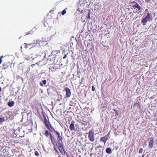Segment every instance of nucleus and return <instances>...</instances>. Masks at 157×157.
Masks as SVG:
<instances>
[{
  "mask_svg": "<svg viewBox=\"0 0 157 157\" xmlns=\"http://www.w3.org/2000/svg\"><path fill=\"white\" fill-rule=\"evenodd\" d=\"M130 3L131 5V6L132 8L136 10V11L133 12L134 13H137L138 10H139L141 9L140 6L137 2L133 1L131 2Z\"/></svg>",
  "mask_w": 157,
  "mask_h": 157,
  "instance_id": "nucleus-1",
  "label": "nucleus"
},
{
  "mask_svg": "<svg viewBox=\"0 0 157 157\" xmlns=\"http://www.w3.org/2000/svg\"><path fill=\"white\" fill-rule=\"evenodd\" d=\"M88 137L89 140L91 142H94L95 140L94 135V131L92 130H90L89 132V135Z\"/></svg>",
  "mask_w": 157,
  "mask_h": 157,
  "instance_id": "nucleus-2",
  "label": "nucleus"
},
{
  "mask_svg": "<svg viewBox=\"0 0 157 157\" xmlns=\"http://www.w3.org/2000/svg\"><path fill=\"white\" fill-rule=\"evenodd\" d=\"M55 133L56 135L57 136V138L58 139V140L62 142L63 140L62 132L60 134L59 132L56 131Z\"/></svg>",
  "mask_w": 157,
  "mask_h": 157,
  "instance_id": "nucleus-3",
  "label": "nucleus"
},
{
  "mask_svg": "<svg viewBox=\"0 0 157 157\" xmlns=\"http://www.w3.org/2000/svg\"><path fill=\"white\" fill-rule=\"evenodd\" d=\"M65 90L66 92V97L67 98L69 97L71 95V92L70 89L67 87H66V88H65Z\"/></svg>",
  "mask_w": 157,
  "mask_h": 157,
  "instance_id": "nucleus-4",
  "label": "nucleus"
},
{
  "mask_svg": "<svg viewBox=\"0 0 157 157\" xmlns=\"http://www.w3.org/2000/svg\"><path fill=\"white\" fill-rule=\"evenodd\" d=\"M154 140L152 138H151L150 139L149 142L148 147L149 148H152L154 144Z\"/></svg>",
  "mask_w": 157,
  "mask_h": 157,
  "instance_id": "nucleus-5",
  "label": "nucleus"
},
{
  "mask_svg": "<svg viewBox=\"0 0 157 157\" xmlns=\"http://www.w3.org/2000/svg\"><path fill=\"white\" fill-rule=\"evenodd\" d=\"M84 4H82V6L80 5L78 8L77 10L81 13H82L83 12Z\"/></svg>",
  "mask_w": 157,
  "mask_h": 157,
  "instance_id": "nucleus-6",
  "label": "nucleus"
},
{
  "mask_svg": "<svg viewBox=\"0 0 157 157\" xmlns=\"http://www.w3.org/2000/svg\"><path fill=\"white\" fill-rule=\"evenodd\" d=\"M44 123L46 127L50 124L49 121L47 120L45 117H44Z\"/></svg>",
  "mask_w": 157,
  "mask_h": 157,
  "instance_id": "nucleus-7",
  "label": "nucleus"
},
{
  "mask_svg": "<svg viewBox=\"0 0 157 157\" xmlns=\"http://www.w3.org/2000/svg\"><path fill=\"white\" fill-rule=\"evenodd\" d=\"M46 127L52 132H56V131L55 130L54 128L52 126L51 124Z\"/></svg>",
  "mask_w": 157,
  "mask_h": 157,
  "instance_id": "nucleus-8",
  "label": "nucleus"
},
{
  "mask_svg": "<svg viewBox=\"0 0 157 157\" xmlns=\"http://www.w3.org/2000/svg\"><path fill=\"white\" fill-rule=\"evenodd\" d=\"M50 135V138L51 139V141L52 142V144H54V143L55 142V139L54 137H53L52 134L51 133H49Z\"/></svg>",
  "mask_w": 157,
  "mask_h": 157,
  "instance_id": "nucleus-9",
  "label": "nucleus"
},
{
  "mask_svg": "<svg viewBox=\"0 0 157 157\" xmlns=\"http://www.w3.org/2000/svg\"><path fill=\"white\" fill-rule=\"evenodd\" d=\"M148 21H150L147 19L146 17H145L142 20V23L143 25H145L146 24L147 22Z\"/></svg>",
  "mask_w": 157,
  "mask_h": 157,
  "instance_id": "nucleus-10",
  "label": "nucleus"
},
{
  "mask_svg": "<svg viewBox=\"0 0 157 157\" xmlns=\"http://www.w3.org/2000/svg\"><path fill=\"white\" fill-rule=\"evenodd\" d=\"M74 121H72L71 122V123L70 124V129L71 130H74L75 128H74Z\"/></svg>",
  "mask_w": 157,
  "mask_h": 157,
  "instance_id": "nucleus-11",
  "label": "nucleus"
},
{
  "mask_svg": "<svg viewBox=\"0 0 157 157\" xmlns=\"http://www.w3.org/2000/svg\"><path fill=\"white\" fill-rule=\"evenodd\" d=\"M108 137V136H105L104 137H102L101 138L100 141L104 142L105 143L107 140Z\"/></svg>",
  "mask_w": 157,
  "mask_h": 157,
  "instance_id": "nucleus-12",
  "label": "nucleus"
},
{
  "mask_svg": "<svg viewBox=\"0 0 157 157\" xmlns=\"http://www.w3.org/2000/svg\"><path fill=\"white\" fill-rule=\"evenodd\" d=\"M151 13H150L149 12H148L145 17L148 20H149V21H150V19L151 18Z\"/></svg>",
  "mask_w": 157,
  "mask_h": 157,
  "instance_id": "nucleus-13",
  "label": "nucleus"
},
{
  "mask_svg": "<svg viewBox=\"0 0 157 157\" xmlns=\"http://www.w3.org/2000/svg\"><path fill=\"white\" fill-rule=\"evenodd\" d=\"M57 146L59 149V148H62L63 147L62 144L58 140V144H57Z\"/></svg>",
  "mask_w": 157,
  "mask_h": 157,
  "instance_id": "nucleus-14",
  "label": "nucleus"
},
{
  "mask_svg": "<svg viewBox=\"0 0 157 157\" xmlns=\"http://www.w3.org/2000/svg\"><path fill=\"white\" fill-rule=\"evenodd\" d=\"M46 81L45 80H43L42 81V82H40V85L41 86H45V85L46 84Z\"/></svg>",
  "mask_w": 157,
  "mask_h": 157,
  "instance_id": "nucleus-15",
  "label": "nucleus"
},
{
  "mask_svg": "<svg viewBox=\"0 0 157 157\" xmlns=\"http://www.w3.org/2000/svg\"><path fill=\"white\" fill-rule=\"evenodd\" d=\"M14 104V102L13 101L9 102L8 103V105L10 107H12Z\"/></svg>",
  "mask_w": 157,
  "mask_h": 157,
  "instance_id": "nucleus-16",
  "label": "nucleus"
},
{
  "mask_svg": "<svg viewBox=\"0 0 157 157\" xmlns=\"http://www.w3.org/2000/svg\"><path fill=\"white\" fill-rule=\"evenodd\" d=\"M40 41H39V40H35L34 41V42L32 44H32V46H34L33 45L34 44H40Z\"/></svg>",
  "mask_w": 157,
  "mask_h": 157,
  "instance_id": "nucleus-17",
  "label": "nucleus"
},
{
  "mask_svg": "<svg viewBox=\"0 0 157 157\" xmlns=\"http://www.w3.org/2000/svg\"><path fill=\"white\" fill-rule=\"evenodd\" d=\"M105 151L106 152L109 154H110L111 152V149L109 147L107 148Z\"/></svg>",
  "mask_w": 157,
  "mask_h": 157,
  "instance_id": "nucleus-18",
  "label": "nucleus"
},
{
  "mask_svg": "<svg viewBox=\"0 0 157 157\" xmlns=\"http://www.w3.org/2000/svg\"><path fill=\"white\" fill-rule=\"evenodd\" d=\"M59 150L60 152V153L62 154H63L64 153V149L63 147L62 148H59Z\"/></svg>",
  "mask_w": 157,
  "mask_h": 157,
  "instance_id": "nucleus-19",
  "label": "nucleus"
},
{
  "mask_svg": "<svg viewBox=\"0 0 157 157\" xmlns=\"http://www.w3.org/2000/svg\"><path fill=\"white\" fill-rule=\"evenodd\" d=\"M33 44H27L26 43H25L24 44L25 45V48H28V47H29L30 45H32Z\"/></svg>",
  "mask_w": 157,
  "mask_h": 157,
  "instance_id": "nucleus-20",
  "label": "nucleus"
},
{
  "mask_svg": "<svg viewBox=\"0 0 157 157\" xmlns=\"http://www.w3.org/2000/svg\"><path fill=\"white\" fill-rule=\"evenodd\" d=\"M5 121V119L4 117L0 118V124H2V123Z\"/></svg>",
  "mask_w": 157,
  "mask_h": 157,
  "instance_id": "nucleus-21",
  "label": "nucleus"
},
{
  "mask_svg": "<svg viewBox=\"0 0 157 157\" xmlns=\"http://www.w3.org/2000/svg\"><path fill=\"white\" fill-rule=\"evenodd\" d=\"M44 134L47 137H48V136L49 134L48 131L47 130H46Z\"/></svg>",
  "mask_w": 157,
  "mask_h": 157,
  "instance_id": "nucleus-22",
  "label": "nucleus"
},
{
  "mask_svg": "<svg viewBox=\"0 0 157 157\" xmlns=\"http://www.w3.org/2000/svg\"><path fill=\"white\" fill-rule=\"evenodd\" d=\"M82 124L84 125H87L88 124L87 122L86 121H82Z\"/></svg>",
  "mask_w": 157,
  "mask_h": 157,
  "instance_id": "nucleus-23",
  "label": "nucleus"
},
{
  "mask_svg": "<svg viewBox=\"0 0 157 157\" xmlns=\"http://www.w3.org/2000/svg\"><path fill=\"white\" fill-rule=\"evenodd\" d=\"M24 58L27 60H29L30 59V58L29 56H26L25 57H24Z\"/></svg>",
  "mask_w": 157,
  "mask_h": 157,
  "instance_id": "nucleus-24",
  "label": "nucleus"
},
{
  "mask_svg": "<svg viewBox=\"0 0 157 157\" xmlns=\"http://www.w3.org/2000/svg\"><path fill=\"white\" fill-rule=\"evenodd\" d=\"M33 29L32 30H31L30 31H29L28 33H26V35H28L29 34H30L31 33H32L33 32V31H32Z\"/></svg>",
  "mask_w": 157,
  "mask_h": 157,
  "instance_id": "nucleus-25",
  "label": "nucleus"
},
{
  "mask_svg": "<svg viewBox=\"0 0 157 157\" xmlns=\"http://www.w3.org/2000/svg\"><path fill=\"white\" fill-rule=\"evenodd\" d=\"M143 151V149L142 148H140L139 151V153H141Z\"/></svg>",
  "mask_w": 157,
  "mask_h": 157,
  "instance_id": "nucleus-26",
  "label": "nucleus"
},
{
  "mask_svg": "<svg viewBox=\"0 0 157 157\" xmlns=\"http://www.w3.org/2000/svg\"><path fill=\"white\" fill-rule=\"evenodd\" d=\"M66 13V11L65 10H64L63 11L61 14L63 15H64Z\"/></svg>",
  "mask_w": 157,
  "mask_h": 157,
  "instance_id": "nucleus-27",
  "label": "nucleus"
},
{
  "mask_svg": "<svg viewBox=\"0 0 157 157\" xmlns=\"http://www.w3.org/2000/svg\"><path fill=\"white\" fill-rule=\"evenodd\" d=\"M84 80V78H82L81 79V80L80 82V85L82 84V82Z\"/></svg>",
  "mask_w": 157,
  "mask_h": 157,
  "instance_id": "nucleus-28",
  "label": "nucleus"
},
{
  "mask_svg": "<svg viewBox=\"0 0 157 157\" xmlns=\"http://www.w3.org/2000/svg\"><path fill=\"white\" fill-rule=\"evenodd\" d=\"M84 120L86 121L87 123H88L89 122H90L91 121V119H88L87 120L86 119V118L85 119H84Z\"/></svg>",
  "mask_w": 157,
  "mask_h": 157,
  "instance_id": "nucleus-29",
  "label": "nucleus"
},
{
  "mask_svg": "<svg viewBox=\"0 0 157 157\" xmlns=\"http://www.w3.org/2000/svg\"><path fill=\"white\" fill-rule=\"evenodd\" d=\"M35 154L36 155L38 156L39 155V154L37 151H35Z\"/></svg>",
  "mask_w": 157,
  "mask_h": 157,
  "instance_id": "nucleus-30",
  "label": "nucleus"
},
{
  "mask_svg": "<svg viewBox=\"0 0 157 157\" xmlns=\"http://www.w3.org/2000/svg\"><path fill=\"white\" fill-rule=\"evenodd\" d=\"M95 90V88L93 86H92V90L93 91H94Z\"/></svg>",
  "mask_w": 157,
  "mask_h": 157,
  "instance_id": "nucleus-31",
  "label": "nucleus"
},
{
  "mask_svg": "<svg viewBox=\"0 0 157 157\" xmlns=\"http://www.w3.org/2000/svg\"><path fill=\"white\" fill-rule=\"evenodd\" d=\"M54 150L56 151L57 153H59L58 150L56 149V147H54Z\"/></svg>",
  "mask_w": 157,
  "mask_h": 157,
  "instance_id": "nucleus-32",
  "label": "nucleus"
},
{
  "mask_svg": "<svg viewBox=\"0 0 157 157\" xmlns=\"http://www.w3.org/2000/svg\"><path fill=\"white\" fill-rule=\"evenodd\" d=\"M151 0H145V2L146 3H148L150 2Z\"/></svg>",
  "mask_w": 157,
  "mask_h": 157,
  "instance_id": "nucleus-33",
  "label": "nucleus"
},
{
  "mask_svg": "<svg viewBox=\"0 0 157 157\" xmlns=\"http://www.w3.org/2000/svg\"><path fill=\"white\" fill-rule=\"evenodd\" d=\"M150 4H148L147 6V8H150Z\"/></svg>",
  "mask_w": 157,
  "mask_h": 157,
  "instance_id": "nucleus-34",
  "label": "nucleus"
},
{
  "mask_svg": "<svg viewBox=\"0 0 157 157\" xmlns=\"http://www.w3.org/2000/svg\"><path fill=\"white\" fill-rule=\"evenodd\" d=\"M148 11V9H146L144 11L145 13H146L147 12L148 13V12H149Z\"/></svg>",
  "mask_w": 157,
  "mask_h": 157,
  "instance_id": "nucleus-35",
  "label": "nucleus"
},
{
  "mask_svg": "<svg viewBox=\"0 0 157 157\" xmlns=\"http://www.w3.org/2000/svg\"><path fill=\"white\" fill-rule=\"evenodd\" d=\"M67 54H66L64 55V57H63V59H65V58L67 57Z\"/></svg>",
  "mask_w": 157,
  "mask_h": 157,
  "instance_id": "nucleus-36",
  "label": "nucleus"
},
{
  "mask_svg": "<svg viewBox=\"0 0 157 157\" xmlns=\"http://www.w3.org/2000/svg\"><path fill=\"white\" fill-rule=\"evenodd\" d=\"M137 105H139V104L138 103H136L134 105V106H136Z\"/></svg>",
  "mask_w": 157,
  "mask_h": 157,
  "instance_id": "nucleus-37",
  "label": "nucleus"
},
{
  "mask_svg": "<svg viewBox=\"0 0 157 157\" xmlns=\"http://www.w3.org/2000/svg\"><path fill=\"white\" fill-rule=\"evenodd\" d=\"M88 17H89V18H90V13L88 14Z\"/></svg>",
  "mask_w": 157,
  "mask_h": 157,
  "instance_id": "nucleus-38",
  "label": "nucleus"
},
{
  "mask_svg": "<svg viewBox=\"0 0 157 157\" xmlns=\"http://www.w3.org/2000/svg\"><path fill=\"white\" fill-rule=\"evenodd\" d=\"M2 62V60L1 59H0V64H1Z\"/></svg>",
  "mask_w": 157,
  "mask_h": 157,
  "instance_id": "nucleus-39",
  "label": "nucleus"
},
{
  "mask_svg": "<svg viewBox=\"0 0 157 157\" xmlns=\"http://www.w3.org/2000/svg\"><path fill=\"white\" fill-rule=\"evenodd\" d=\"M6 113L8 114H9V113H10V111H8Z\"/></svg>",
  "mask_w": 157,
  "mask_h": 157,
  "instance_id": "nucleus-40",
  "label": "nucleus"
},
{
  "mask_svg": "<svg viewBox=\"0 0 157 157\" xmlns=\"http://www.w3.org/2000/svg\"><path fill=\"white\" fill-rule=\"evenodd\" d=\"M2 90V88L1 87H0V92Z\"/></svg>",
  "mask_w": 157,
  "mask_h": 157,
  "instance_id": "nucleus-41",
  "label": "nucleus"
},
{
  "mask_svg": "<svg viewBox=\"0 0 157 157\" xmlns=\"http://www.w3.org/2000/svg\"><path fill=\"white\" fill-rule=\"evenodd\" d=\"M3 57V56H1V59Z\"/></svg>",
  "mask_w": 157,
  "mask_h": 157,
  "instance_id": "nucleus-42",
  "label": "nucleus"
},
{
  "mask_svg": "<svg viewBox=\"0 0 157 157\" xmlns=\"http://www.w3.org/2000/svg\"><path fill=\"white\" fill-rule=\"evenodd\" d=\"M116 112V113H117V115H118V113H117V112Z\"/></svg>",
  "mask_w": 157,
  "mask_h": 157,
  "instance_id": "nucleus-43",
  "label": "nucleus"
},
{
  "mask_svg": "<svg viewBox=\"0 0 157 157\" xmlns=\"http://www.w3.org/2000/svg\"><path fill=\"white\" fill-rule=\"evenodd\" d=\"M114 111H116V112H117V111H116V110L115 109V110H114Z\"/></svg>",
  "mask_w": 157,
  "mask_h": 157,
  "instance_id": "nucleus-44",
  "label": "nucleus"
},
{
  "mask_svg": "<svg viewBox=\"0 0 157 157\" xmlns=\"http://www.w3.org/2000/svg\"><path fill=\"white\" fill-rule=\"evenodd\" d=\"M142 157H144V155H143L142 156Z\"/></svg>",
  "mask_w": 157,
  "mask_h": 157,
  "instance_id": "nucleus-45",
  "label": "nucleus"
},
{
  "mask_svg": "<svg viewBox=\"0 0 157 157\" xmlns=\"http://www.w3.org/2000/svg\"><path fill=\"white\" fill-rule=\"evenodd\" d=\"M88 45H89V44H87V46H88Z\"/></svg>",
  "mask_w": 157,
  "mask_h": 157,
  "instance_id": "nucleus-46",
  "label": "nucleus"
},
{
  "mask_svg": "<svg viewBox=\"0 0 157 157\" xmlns=\"http://www.w3.org/2000/svg\"><path fill=\"white\" fill-rule=\"evenodd\" d=\"M88 45H89V44H87V46H88Z\"/></svg>",
  "mask_w": 157,
  "mask_h": 157,
  "instance_id": "nucleus-47",
  "label": "nucleus"
},
{
  "mask_svg": "<svg viewBox=\"0 0 157 157\" xmlns=\"http://www.w3.org/2000/svg\"><path fill=\"white\" fill-rule=\"evenodd\" d=\"M21 48H22V47H21Z\"/></svg>",
  "mask_w": 157,
  "mask_h": 157,
  "instance_id": "nucleus-48",
  "label": "nucleus"
},
{
  "mask_svg": "<svg viewBox=\"0 0 157 157\" xmlns=\"http://www.w3.org/2000/svg\"><path fill=\"white\" fill-rule=\"evenodd\" d=\"M55 57H54V58L55 59Z\"/></svg>",
  "mask_w": 157,
  "mask_h": 157,
  "instance_id": "nucleus-49",
  "label": "nucleus"
}]
</instances>
